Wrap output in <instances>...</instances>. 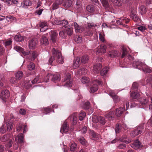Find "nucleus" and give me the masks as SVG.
<instances>
[{"mask_svg":"<svg viewBox=\"0 0 152 152\" xmlns=\"http://www.w3.org/2000/svg\"><path fill=\"white\" fill-rule=\"evenodd\" d=\"M140 96V94L136 92H132L130 94V96L133 99H136Z\"/></svg>","mask_w":152,"mask_h":152,"instance_id":"nucleus-35","label":"nucleus"},{"mask_svg":"<svg viewBox=\"0 0 152 152\" xmlns=\"http://www.w3.org/2000/svg\"><path fill=\"white\" fill-rule=\"evenodd\" d=\"M106 117L110 120H112L114 118V114L112 112H110L105 115Z\"/></svg>","mask_w":152,"mask_h":152,"instance_id":"nucleus-26","label":"nucleus"},{"mask_svg":"<svg viewBox=\"0 0 152 152\" xmlns=\"http://www.w3.org/2000/svg\"><path fill=\"white\" fill-rule=\"evenodd\" d=\"M125 110V109L124 107H120L119 108L117 109L116 110L115 114L117 117H119Z\"/></svg>","mask_w":152,"mask_h":152,"instance_id":"nucleus-15","label":"nucleus"},{"mask_svg":"<svg viewBox=\"0 0 152 152\" xmlns=\"http://www.w3.org/2000/svg\"><path fill=\"white\" fill-rule=\"evenodd\" d=\"M111 1L116 6H121L122 5L121 0H111Z\"/></svg>","mask_w":152,"mask_h":152,"instance_id":"nucleus-36","label":"nucleus"},{"mask_svg":"<svg viewBox=\"0 0 152 152\" xmlns=\"http://www.w3.org/2000/svg\"><path fill=\"white\" fill-rule=\"evenodd\" d=\"M55 60V57L53 55L51 56L48 60V64L51 65L53 61Z\"/></svg>","mask_w":152,"mask_h":152,"instance_id":"nucleus-58","label":"nucleus"},{"mask_svg":"<svg viewBox=\"0 0 152 152\" xmlns=\"http://www.w3.org/2000/svg\"><path fill=\"white\" fill-rule=\"evenodd\" d=\"M120 53L115 50H113L109 51L108 53V56L112 58L117 57L120 56Z\"/></svg>","mask_w":152,"mask_h":152,"instance_id":"nucleus-12","label":"nucleus"},{"mask_svg":"<svg viewBox=\"0 0 152 152\" xmlns=\"http://www.w3.org/2000/svg\"><path fill=\"white\" fill-rule=\"evenodd\" d=\"M89 58L87 56H83L81 58V62L82 63L85 64L88 62Z\"/></svg>","mask_w":152,"mask_h":152,"instance_id":"nucleus-38","label":"nucleus"},{"mask_svg":"<svg viewBox=\"0 0 152 152\" xmlns=\"http://www.w3.org/2000/svg\"><path fill=\"white\" fill-rule=\"evenodd\" d=\"M9 96L10 93L9 91L7 89L2 91L0 94V96L2 99L7 98Z\"/></svg>","mask_w":152,"mask_h":152,"instance_id":"nucleus-10","label":"nucleus"},{"mask_svg":"<svg viewBox=\"0 0 152 152\" xmlns=\"http://www.w3.org/2000/svg\"><path fill=\"white\" fill-rule=\"evenodd\" d=\"M72 1L71 0H66L64 1L63 5L66 8H68L71 6Z\"/></svg>","mask_w":152,"mask_h":152,"instance_id":"nucleus-29","label":"nucleus"},{"mask_svg":"<svg viewBox=\"0 0 152 152\" xmlns=\"http://www.w3.org/2000/svg\"><path fill=\"white\" fill-rule=\"evenodd\" d=\"M53 55L55 57L56 61L60 64L64 63V60L61 56V52L58 50L53 48L52 49Z\"/></svg>","mask_w":152,"mask_h":152,"instance_id":"nucleus-1","label":"nucleus"},{"mask_svg":"<svg viewBox=\"0 0 152 152\" xmlns=\"http://www.w3.org/2000/svg\"><path fill=\"white\" fill-rule=\"evenodd\" d=\"M52 22L54 24L60 25L61 23V20H60L57 18H54L52 20Z\"/></svg>","mask_w":152,"mask_h":152,"instance_id":"nucleus-53","label":"nucleus"},{"mask_svg":"<svg viewBox=\"0 0 152 152\" xmlns=\"http://www.w3.org/2000/svg\"><path fill=\"white\" fill-rule=\"evenodd\" d=\"M80 58L78 57L75 60L73 64V67L74 69H76L79 67L80 64Z\"/></svg>","mask_w":152,"mask_h":152,"instance_id":"nucleus-21","label":"nucleus"},{"mask_svg":"<svg viewBox=\"0 0 152 152\" xmlns=\"http://www.w3.org/2000/svg\"><path fill=\"white\" fill-rule=\"evenodd\" d=\"M99 122L101 124H104L106 123V121L104 118L102 117L101 116H99Z\"/></svg>","mask_w":152,"mask_h":152,"instance_id":"nucleus-61","label":"nucleus"},{"mask_svg":"<svg viewBox=\"0 0 152 152\" xmlns=\"http://www.w3.org/2000/svg\"><path fill=\"white\" fill-rule=\"evenodd\" d=\"M69 128L67 126L66 122L65 121L63 124V126L61 127L60 132L63 134V133H66L68 131Z\"/></svg>","mask_w":152,"mask_h":152,"instance_id":"nucleus-13","label":"nucleus"},{"mask_svg":"<svg viewBox=\"0 0 152 152\" xmlns=\"http://www.w3.org/2000/svg\"><path fill=\"white\" fill-rule=\"evenodd\" d=\"M109 70V68L107 67H105L103 68L100 72V74L102 76H104L106 75Z\"/></svg>","mask_w":152,"mask_h":152,"instance_id":"nucleus-42","label":"nucleus"},{"mask_svg":"<svg viewBox=\"0 0 152 152\" xmlns=\"http://www.w3.org/2000/svg\"><path fill=\"white\" fill-rule=\"evenodd\" d=\"M37 43L38 41L37 39L36 38L30 39L28 43V46L29 48L30 49H34L36 47Z\"/></svg>","mask_w":152,"mask_h":152,"instance_id":"nucleus-7","label":"nucleus"},{"mask_svg":"<svg viewBox=\"0 0 152 152\" xmlns=\"http://www.w3.org/2000/svg\"><path fill=\"white\" fill-rule=\"evenodd\" d=\"M141 69L145 73H151L152 72V68L145 64L143 65V66L142 68Z\"/></svg>","mask_w":152,"mask_h":152,"instance_id":"nucleus-16","label":"nucleus"},{"mask_svg":"<svg viewBox=\"0 0 152 152\" xmlns=\"http://www.w3.org/2000/svg\"><path fill=\"white\" fill-rule=\"evenodd\" d=\"M126 147V145L124 143H120L117 146V148L119 149H122Z\"/></svg>","mask_w":152,"mask_h":152,"instance_id":"nucleus-60","label":"nucleus"},{"mask_svg":"<svg viewBox=\"0 0 152 152\" xmlns=\"http://www.w3.org/2000/svg\"><path fill=\"white\" fill-rule=\"evenodd\" d=\"M121 49L122 50V54L121 57L124 58L127 54V49L124 46H122Z\"/></svg>","mask_w":152,"mask_h":152,"instance_id":"nucleus-40","label":"nucleus"},{"mask_svg":"<svg viewBox=\"0 0 152 152\" xmlns=\"http://www.w3.org/2000/svg\"><path fill=\"white\" fill-rule=\"evenodd\" d=\"M12 42L11 39L6 40L4 42V44L5 46L10 45L11 44Z\"/></svg>","mask_w":152,"mask_h":152,"instance_id":"nucleus-55","label":"nucleus"},{"mask_svg":"<svg viewBox=\"0 0 152 152\" xmlns=\"http://www.w3.org/2000/svg\"><path fill=\"white\" fill-rule=\"evenodd\" d=\"M120 139L121 142H124L126 143H129L131 142V140L127 138V137L126 135L123 136Z\"/></svg>","mask_w":152,"mask_h":152,"instance_id":"nucleus-27","label":"nucleus"},{"mask_svg":"<svg viewBox=\"0 0 152 152\" xmlns=\"http://www.w3.org/2000/svg\"><path fill=\"white\" fill-rule=\"evenodd\" d=\"M113 101L115 103H117L119 101V98L118 96L116 95L113 97Z\"/></svg>","mask_w":152,"mask_h":152,"instance_id":"nucleus-63","label":"nucleus"},{"mask_svg":"<svg viewBox=\"0 0 152 152\" xmlns=\"http://www.w3.org/2000/svg\"><path fill=\"white\" fill-rule=\"evenodd\" d=\"M49 34L50 35L51 39L53 42H55L57 35L56 32L54 31H51L49 32Z\"/></svg>","mask_w":152,"mask_h":152,"instance_id":"nucleus-25","label":"nucleus"},{"mask_svg":"<svg viewBox=\"0 0 152 152\" xmlns=\"http://www.w3.org/2000/svg\"><path fill=\"white\" fill-rule=\"evenodd\" d=\"M107 47L105 45H102L98 48L97 52L100 53H105L106 52Z\"/></svg>","mask_w":152,"mask_h":152,"instance_id":"nucleus-18","label":"nucleus"},{"mask_svg":"<svg viewBox=\"0 0 152 152\" xmlns=\"http://www.w3.org/2000/svg\"><path fill=\"white\" fill-rule=\"evenodd\" d=\"M86 114L85 112H82L80 113L79 116V119L80 121H82L83 118L86 116Z\"/></svg>","mask_w":152,"mask_h":152,"instance_id":"nucleus-51","label":"nucleus"},{"mask_svg":"<svg viewBox=\"0 0 152 152\" xmlns=\"http://www.w3.org/2000/svg\"><path fill=\"white\" fill-rule=\"evenodd\" d=\"M23 4L24 5L23 7H24L25 6L28 7L31 4V3L29 0H26L23 1Z\"/></svg>","mask_w":152,"mask_h":152,"instance_id":"nucleus-47","label":"nucleus"},{"mask_svg":"<svg viewBox=\"0 0 152 152\" xmlns=\"http://www.w3.org/2000/svg\"><path fill=\"white\" fill-rule=\"evenodd\" d=\"M23 75V73L22 71H19L15 74V76L16 79H20L22 77Z\"/></svg>","mask_w":152,"mask_h":152,"instance_id":"nucleus-31","label":"nucleus"},{"mask_svg":"<svg viewBox=\"0 0 152 152\" xmlns=\"http://www.w3.org/2000/svg\"><path fill=\"white\" fill-rule=\"evenodd\" d=\"M101 1L103 6L106 9L108 10L109 6L108 1L107 0H101Z\"/></svg>","mask_w":152,"mask_h":152,"instance_id":"nucleus-34","label":"nucleus"},{"mask_svg":"<svg viewBox=\"0 0 152 152\" xmlns=\"http://www.w3.org/2000/svg\"><path fill=\"white\" fill-rule=\"evenodd\" d=\"M15 40L17 42H21L24 40V38L23 36L20 34H18L15 36L14 38Z\"/></svg>","mask_w":152,"mask_h":152,"instance_id":"nucleus-33","label":"nucleus"},{"mask_svg":"<svg viewBox=\"0 0 152 152\" xmlns=\"http://www.w3.org/2000/svg\"><path fill=\"white\" fill-rule=\"evenodd\" d=\"M75 40L77 43H80L82 41V37L80 36H77L75 37Z\"/></svg>","mask_w":152,"mask_h":152,"instance_id":"nucleus-54","label":"nucleus"},{"mask_svg":"<svg viewBox=\"0 0 152 152\" xmlns=\"http://www.w3.org/2000/svg\"><path fill=\"white\" fill-rule=\"evenodd\" d=\"M132 64L134 68L141 70V68L144 64L142 62L139 60L137 59L133 62Z\"/></svg>","mask_w":152,"mask_h":152,"instance_id":"nucleus-6","label":"nucleus"},{"mask_svg":"<svg viewBox=\"0 0 152 152\" xmlns=\"http://www.w3.org/2000/svg\"><path fill=\"white\" fill-rule=\"evenodd\" d=\"M35 65L32 62H31L29 65L28 66V68L30 70H32L35 69Z\"/></svg>","mask_w":152,"mask_h":152,"instance_id":"nucleus-52","label":"nucleus"},{"mask_svg":"<svg viewBox=\"0 0 152 152\" xmlns=\"http://www.w3.org/2000/svg\"><path fill=\"white\" fill-rule=\"evenodd\" d=\"M71 25L74 26L75 32L76 33L82 32L83 31V28L82 27L79 26L77 23L76 22H73Z\"/></svg>","mask_w":152,"mask_h":152,"instance_id":"nucleus-11","label":"nucleus"},{"mask_svg":"<svg viewBox=\"0 0 152 152\" xmlns=\"http://www.w3.org/2000/svg\"><path fill=\"white\" fill-rule=\"evenodd\" d=\"M73 30V28L69 26V27H68L66 29L65 33L69 36L71 35L72 34Z\"/></svg>","mask_w":152,"mask_h":152,"instance_id":"nucleus-30","label":"nucleus"},{"mask_svg":"<svg viewBox=\"0 0 152 152\" xmlns=\"http://www.w3.org/2000/svg\"><path fill=\"white\" fill-rule=\"evenodd\" d=\"M23 125L22 123H19L17 127V131L18 132L20 131L22 128Z\"/></svg>","mask_w":152,"mask_h":152,"instance_id":"nucleus-64","label":"nucleus"},{"mask_svg":"<svg viewBox=\"0 0 152 152\" xmlns=\"http://www.w3.org/2000/svg\"><path fill=\"white\" fill-rule=\"evenodd\" d=\"M87 72V70L84 68H83L79 69L78 71V73L80 75H85Z\"/></svg>","mask_w":152,"mask_h":152,"instance_id":"nucleus-41","label":"nucleus"},{"mask_svg":"<svg viewBox=\"0 0 152 152\" xmlns=\"http://www.w3.org/2000/svg\"><path fill=\"white\" fill-rule=\"evenodd\" d=\"M69 119L72 122L73 125H75L77 123V118L76 116V114L75 113L71 115L69 117Z\"/></svg>","mask_w":152,"mask_h":152,"instance_id":"nucleus-19","label":"nucleus"},{"mask_svg":"<svg viewBox=\"0 0 152 152\" xmlns=\"http://www.w3.org/2000/svg\"><path fill=\"white\" fill-rule=\"evenodd\" d=\"M40 43L41 44L45 46L48 45L49 42L48 38L45 36H42L40 40Z\"/></svg>","mask_w":152,"mask_h":152,"instance_id":"nucleus-20","label":"nucleus"},{"mask_svg":"<svg viewBox=\"0 0 152 152\" xmlns=\"http://www.w3.org/2000/svg\"><path fill=\"white\" fill-rule=\"evenodd\" d=\"M14 49L17 52H19L21 53L22 51H23V48L18 46H15L14 47Z\"/></svg>","mask_w":152,"mask_h":152,"instance_id":"nucleus-48","label":"nucleus"},{"mask_svg":"<svg viewBox=\"0 0 152 152\" xmlns=\"http://www.w3.org/2000/svg\"><path fill=\"white\" fill-rule=\"evenodd\" d=\"M78 140L81 144L83 145H85L86 144V141L84 137H80L78 138Z\"/></svg>","mask_w":152,"mask_h":152,"instance_id":"nucleus-46","label":"nucleus"},{"mask_svg":"<svg viewBox=\"0 0 152 152\" xmlns=\"http://www.w3.org/2000/svg\"><path fill=\"white\" fill-rule=\"evenodd\" d=\"M145 128L144 123H142L139 125L137 127L130 133V135L132 137H134L135 136L141 134Z\"/></svg>","mask_w":152,"mask_h":152,"instance_id":"nucleus-2","label":"nucleus"},{"mask_svg":"<svg viewBox=\"0 0 152 152\" xmlns=\"http://www.w3.org/2000/svg\"><path fill=\"white\" fill-rule=\"evenodd\" d=\"M18 141L19 142L21 143L23 142L24 136L22 133L18 135Z\"/></svg>","mask_w":152,"mask_h":152,"instance_id":"nucleus-45","label":"nucleus"},{"mask_svg":"<svg viewBox=\"0 0 152 152\" xmlns=\"http://www.w3.org/2000/svg\"><path fill=\"white\" fill-rule=\"evenodd\" d=\"M41 78H39V77L37 76L36 78H35L34 80L31 81V82L32 84H34L37 83H39L40 82V81H39V79H40Z\"/></svg>","mask_w":152,"mask_h":152,"instance_id":"nucleus-57","label":"nucleus"},{"mask_svg":"<svg viewBox=\"0 0 152 152\" xmlns=\"http://www.w3.org/2000/svg\"><path fill=\"white\" fill-rule=\"evenodd\" d=\"M10 137L9 134H7L4 135L1 138V140L2 142H5L8 141Z\"/></svg>","mask_w":152,"mask_h":152,"instance_id":"nucleus-56","label":"nucleus"},{"mask_svg":"<svg viewBox=\"0 0 152 152\" xmlns=\"http://www.w3.org/2000/svg\"><path fill=\"white\" fill-rule=\"evenodd\" d=\"M60 24H62L63 26L65 27L66 29L68 27H69L70 25H68V22L67 21L65 20H61Z\"/></svg>","mask_w":152,"mask_h":152,"instance_id":"nucleus-44","label":"nucleus"},{"mask_svg":"<svg viewBox=\"0 0 152 152\" xmlns=\"http://www.w3.org/2000/svg\"><path fill=\"white\" fill-rule=\"evenodd\" d=\"M81 81L83 84H86V85H87V83L89 81V79L87 77H82Z\"/></svg>","mask_w":152,"mask_h":152,"instance_id":"nucleus-37","label":"nucleus"},{"mask_svg":"<svg viewBox=\"0 0 152 152\" xmlns=\"http://www.w3.org/2000/svg\"><path fill=\"white\" fill-rule=\"evenodd\" d=\"M77 149V144L75 142L72 143L70 146V149L71 151L74 152Z\"/></svg>","mask_w":152,"mask_h":152,"instance_id":"nucleus-28","label":"nucleus"},{"mask_svg":"<svg viewBox=\"0 0 152 152\" xmlns=\"http://www.w3.org/2000/svg\"><path fill=\"white\" fill-rule=\"evenodd\" d=\"M138 101L142 105H145L149 104L148 100L144 97H141L138 99Z\"/></svg>","mask_w":152,"mask_h":152,"instance_id":"nucleus-17","label":"nucleus"},{"mask_svg":"<svg viewBox=\"0 0 152 152\" xmlns=\"http://www.w3.org/2000/svg\"><path fill=\"white\" fill-rule=\"evenodd\" d=\"M64 81H66V83L64 86L69 87L72 86V80L71 79V75L69 73H67L64 79Z\"/></svg>","mask_w":152,"mask_h":152,"instance_id":"nucleus-5","label":"nucleus"},{"mask_svg":"<svg viewBox=\"0 0 152 152\" xmlns=\"http://www.w3.org/2000/svg\"><path fill=\"white\" fill-rule=\"evenodd\" d=\"M131 147L135 149H137L141 147L140 142L138 140H137L132 143L130 144Z\"/></svg>","mask_w":152,"mask_h":152,"instance_id":"nucleus-9","label":"nucleus"},{"mask_svg":"<svg viewBox=\"0 0 152 152\" xmlns=\"http://www.w3.org/2000/svg\"><path fill=\"white\" fill-rule=\"evenodd\" d=\"M39 26L41 28L40 29V30L41 31H44L47 29V23L45 22L40 23Z\"/></svg>","mask_w":152,"mask_h":152,"instance_id":"nucleus-22","label":"nucleus"},{"mask_svg":"<svg viewBox=\"0 0 152 152\" xmlns=\"http://www.w3.org/2000/svg\"><path fill=\"white\" fill-rule=\"evenodd\" d=\"M90 107V103L88 102L85 103L84 108L86 110L88 109Z\"/></svg>","mask_w":152,"mask_h":152,"instance_id":"nucleus-59","label":"nucleus"},{"mask_svg":"<svg viewBox=\"0 0 152 152\" xmlns=\"http://www.w3.org/2000/svg\"><path fill=\"white\" fill-rule=\"evenodd\" d=\"M128 128V125L124 123H123L122 124H117L115 129V133L116 134L119 133L120 131L121 130L122 128L124 130H126Z\"/></svg>","mask_w":152,"mask_h":152,"instance_id":"nucleus-3","label":"nucleus"},{"mask_svg":"<svg viewBox=\"0 0 152 152\" xmlns=\"http://www.w3.org/2000/svg\"><path fill=\"white\" fill-rule=\"evenodd\" d=\"M48 80L51 79L55 83L57 82L60 80L59 76L58 75H53L51 74H48L46 77Z\"/></svg>","mask_w":152,"mask_h":152,"instance_id":"nucleus-8","label":"nucleus"},{"mask_svg":"<svg viewBox=\"0 0 152 152\" xmlns=\"http://www.w3.org/2000/svg\"><path fill=\"white\" fill-rule=\"evenodd\" d=\"M64 1V0H56L53 4V7L54 9H56L58 7L61 5Z\"/></svg>","mask_w":152,"mask_h":152,"instance_id":"nucleus-23","label":"nucleus"},{"mask_svg":"<svg viewBox=\"0 0 152 152\" xmlns=\"http://www.w3.org/2000/svg\"><path fill=\"white\" fill-rule=\"evenodd\" d=\"M99 39L102 42H105L104 35L102 33H99Z\"/></svg>","mask_w":152,"mask_h":152,"instance_id":"nucleus-50","label":"nucleus"},{"mask_svg":"<svg viewBox=\"0 0 152 152\" xmlns=\"http://www.w3.org/2000/svg\"><path fill=\"white\" fill-rule=\"evenodd\" d=\"M99 116L94 115L92 116V121L95 123H97L99 121Z\"/></svg>","mask_w":152,"mask_h":152,"instance_id":"nucleus-43","label":"nucleus"},{"mask_svg":"<svg viewBox=\"0 0 152 152\" xmlns=\"http://www.w3.org/2000/svg\"><path fill=\"white\" fill-rule=\"evenodd\" d=\"M86 10L88 12L91 13H93L95 11L94 7L93 5H89L86 7Z\"/></svg>","mask_w":152,"mask_h":152,"instance_id":"nucleus-32","label":"nucleus"},{"mask_svg":"<svg viewBox=\"0 0 152 152\" xmlns=\"http://www.w3.org/2000/svg\"><path fill=\"white\" fill-rule=\"evenodd\" d=\"M137 29L143 32L146 29V28L144 26H140L137 27Z\"/></svg>","mask_w":152,"mask_h":152,"instance_id":"nucleus-62","label":"nucleus"},{"mask_svg":"<svg viewBox=\"0 0 152 152\" xmlns=\"http://www.w3.org/2000/svg\"><path fill=\"white\" fill-rule=\"evenodd\" d=\"M92 136L93 137L95 138V140L99 139L100 138V135L94 132H93L92 133Z\"/></svg>","mask_w":152,"mask_h":152,"instance_id":"nucleus-49","label":"nucleus"},{"mask_svg":"<svg viewBox=\"0 0 152 152\" xmlns=\"http://www.w3.org/2000/svg\"><path fill=\"white\" fill-rule=\"evenodd\" d=\"M93 83H95L90 88V91L91 92L94 93L96 92L98 89V87L97 84L99 85H101L102 84V82L96 79L95 80L93 81Z\"/></svg>","mask_w":152,"mask_h":152,"instance_id":"nucleus-4","label":"nucleus"},{"mask_svg":"<svg viewBox=\"0 0 152 152\" xmlns=\"http://www.w3.org/2000/svg\"><path fill=\"white\" fill-rule=\"evenodd\" d=\"M139 10L142 15L145 14L146 11V8L143 5L141 6L139 8Z\"/></svg>","mask_w":152,"mask_h":152,"instance_id":"nucleus-39","label":"nucleus"},{"mask_svg":"<svg viewBox=\"0 0 152 152\" xmlns=\"http://www.w3.org/2000/svg\"><path fill=\"white\" fill-rule=\"evenodd\" d=\"M7 127L8 131H10L12 129L13 123L11 120L7 121Z\"/></svg>","mask_w":152,"mask_h":152,"instance_id":"nucleus-24","label":"nucleus"},{"mask_svg":"<svg viewBox=\"0 0 152 152\" xmlns=\"http://www.w3.org/2000/svg\"><path fill=\"white\" fill-rule=\"evenodd\" d=\"M102 66L100 63L95 65L93 67V72L96 74L98 73L102 68Z\"/></svg>","mask_w":152,"mask_h":152,"instance_id":"nucleus-14","label":"nucleus"}]
</instances>
